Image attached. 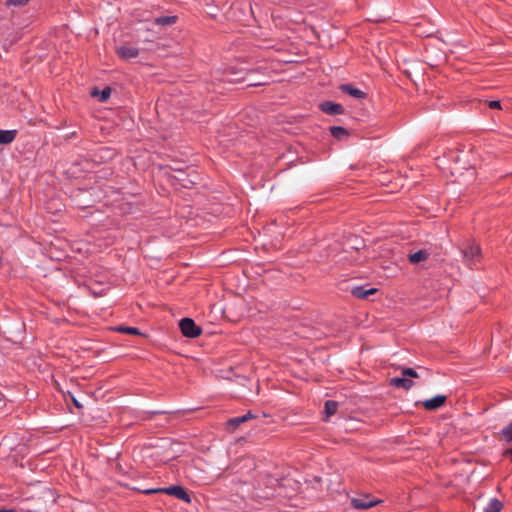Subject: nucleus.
Wrapping results in <instances>:
<instances>
[{"label":"nucleus","instance_id":"0eeeda50","mask_svg":"<svg viewBox=\"0 0 512 512\" xmlns=\"http://www.w3.org/2000/svg\"><path fill=\"white\" fill-rule=\"evenodd\" d=\"M117 54L123 59H131L138 56V50L130 46H121L117 48Z\"/></svg>","mask_w":512,"mask_h":512},{"label":"nucleus","instance_id":"f03ea898","mask_svg":"<svg viewBox=\"0 0 512 512\" xmlns=\"http://www.w3.org/2000/svg\"><path fill=\"white\" fill-rule=\"evenodd\" d=\"M464 262L471 266L481 258V248L479 245L469 242L462 248Z\"/></svg>","mask_w":512,"mask_h":512},{"label":"nucleus","instance_id":"9b49d317","mask_svg":"<svg viewBox=\"0 0 512 512\" xmlns=\"http://www.w3.org/2000/svg\"><path fill=\"white\" fill-rule=\"evenodd\" d=\"M375 292H376L375 288L364 289L362 287H357V288L353 289L352 293L357 298L365 299V298H368L370 295L374 294Z\"/></svg>","mask_w":512,"mask_h":512},{"label":"nucleus","instance_id":"39448f33","mask_svg":"<svg viewBox=\"0 0 512 512\" xmlns=\"http://www.w3.org/2000/svg\"><path fill=\"white\" fill-rule=\"evenodd\" d=\"M379 501L372 500L368 496L352 498L351 504L356 509H368L376 505Z\"/></svg>","mask_w":512,"mask_h":512},{"label":"nucleus","instance_id":"a878e982","mask_svg":"<svg viewBox=\"0 0 512 512\" xmlns=\"http://www.w3.org/2000/svg\"><path fill=\"white\" fill-rule=\"evenodd\" d=\"M0 512H15L14 510H6V509H2L0 510Z\"/></svg>","mask_w":512,"mask_h":512},{"label":"nucleus","instance_id":"a211bd4d","mask_svg":"<svg viewBox=\"0 0 512 512\" xmlns=\"http://www.w3.org/2000/svg\"><path fill=\"white\" fill-rule=\"evenodd\" d=\"M117 331L132 334V335H140V331L135 327H119Z\"/></svg>","mask_w":512,"mask_h":512},{"label":"nucleus","instance_id":"9d476101","mask_svg":"<svg viewBox=\"0 0 512 512\" xmlns=\"http://www.w3.org/2000/svg\"><path fill=\"white\" fill-rule=\"evenodd\" d=\"M16 136L15 130H0V144L11 143Z\"/></svg>","mask_w":512,"mask_h":512},{"label":"nucleus","instance_id":"f8f14e48","mask_svg":"<svg viewBox=\"0 0 512 512\" xmlns=\"http://www.w3.org/2000/svg\"><path fill=\"white\" fill-rule=\"evenodd\" d=\"M503 508V504L496 498H492L487 507L484 509V512H500Z\"/></svg>","mask_w":512,"mask_h":512},{"label":"nucleus","instance_id":"5701e85b","mask_svg":"<svg viewBox=\"0 0 512 512\" xmlns=\"http://www.w3.org/2000/svg\"><path fill=\"white\" fill-rule=\"evenodd\" d=\"M240 417L245 418V421H247L248 419H251L253 417V415L251 413H248V414L240 416Z\"/></svg>","mask_w":512,"mask_h":512},{"label":"nucleus","instance_id":"aec40b11","mask_svg":"<svg viewBox=\"0 0 512 512\" xmlns=\"http://www.w3.org/2000/svg\"><path fill=\"white\" fill-rule=\"evenodd\" d=\"M245 422V418H241V417H236V418H232L228 421V425L229 426H233L234 428L239 426L240 424L244 423Z\"/></svg>","mask_w":512,"mask_h":512},{"label":"nucleus","instance_id":"393cba45","mask_svg":"<svg viewBox=\"0 0 512 512\" xmlns=\"http://www.w3.org/2000/svg\"><path fill=\"white\" fill-rule=\"evenodd\" d=\"M4 405V399L3 397L0 395V409L3 407Z\"/></svg>","mask_w":512,"mask_h":512},{"label":"nucleus","instance_id":"f3484780","mask_svg":"<svg viewBox=\"0 0 512 512\" xmlns=\"http://www.w3.org/2000/svg\"><path fill=\"white\" fill-rule=\"evenodd\" d=\"M331 134L336 138H343L347 135V131L339 126H333L330 128Z\"/></svg>","mask_w":512,"mask_h":512},{"label":"nucleus","instance_id":"b1692460","mask_svg":"<svg viewBox=\"0 0 512 512\" xmlns=\"http://www.w3.org/2000/svg\"><path fill=\"white\" fill-rule=\"evenodd\" d=\"M505 455H506V456H508V457H510V458L512 459V449L507 450V451L505 452Z\"/></svg>","mask_w":512,"mask_h":512},{"label":"nucleus","instance_id":"1a4fd4ad","mask_svg":"<svg viewBox=\"0 0 512 512\" xmlns=\"http://www.w3.org/2000/svg\"><path fill=\"white\" fill-rule=\"evenodd\" d=\"M341 90L354 98H364L365 93L358 88L352 87L351 85H342Z\"/></svg>","mask_w":512,"mask_h":512},{"label":"nucleus","instance_id":"20e7f679","mask_svg":"<svg viewBox=\"0 0 512 512\" xmlns=\"http://www.w3.org/2000/svg\"><path fill=\"white\" fill-rule=\"evenodd\" d=\"M148 493L151 492H164L169 495H173L177 497L178 499H181L187 503L191 501L190 496L187 494V492L181 487V486H170L164 489H157V490H148Z\"/></svg>","mask_w":512,"mask_h":512},{"label":"nucleus","instance_id":"ddd939ff","mask_svg":"<svg viewBox=\"0 0 512 512\" xmlns=\"http://www.w3.org/2000/svg\"><path fill=\"white\" fill-rule=\"evenodd\" d=\"M428 258V253L424 250L417 251L409 256V260L413 264L425 261Z\"/></svg>","mask_w":512,"mask_h":512},{"label":"nucleus","instance_id":"6e6552de","mask_svg":"<svg viewBox=\"0 0 512 512\" xmlns=\"http://www.w3.org/2000/svg\"><path fill=\"white\" fill-rule=\"evenodd\" d=\"M320 108L323 112L328 114H342L343 108L341 105L333 103V102H324L320 105Z\"/></svg>","mask_w":512,"mask_h":512},{"label":"nucleus","instance_id":"2eb2a0df","mask_svg":"<svg viewBox=\"0 0 512 512\" xmlns=\"http://www.w3.org/2000/svg\"><path fill=\"white\" fill-rule=\"evenodd\" d=\"M338 404L335 401H327L325 403V414L326 417H330L337 411Z\"/></svg>","mask_w":512,"mask_h":512},{"label":"nucleus","instance_id":"4be33fe9","mask_svg":"<svg viewBox=\"0 0 512 512\" xmlns=\"http://www.w3.org/2000/svg\"><path fill=\"white\" fill-rule=\"evenodd\" d=\"M489 107L492 109H501V104L499 101L494 100L489 102Z\"/></svg>","mask_w":512,"mask_h":512},{"label":"nucleus","instance_id":"dca6fc26","mask_svg":"<svg viewBox=\"0 0 512 512\" xmlns=\"http://www.w3.org/2000/svg\"><path fill=\"white\" fill-rule=\"evenodd\" d=\"M176 21V17L175 16H164V17H159L155 20V23L158 24V25H171L173 23H175Z\"/></svg>","mask_w":512,"mask_h":512},{"label":"nucleus","instance_id":"bb28decb","mask_svg":"<svg viewBox=\"0 0 512 512\" xmlns=\"http://www.w3.org/2000/svg\"><path fill=\"white\" fill-rule=\"evenodd\" d=\"M74 403H75V405H76L77 407H80V405H79L78 401L74 400Z\"/></svg>","mask_w":512,"mask_h":512},{"label":"nucleus","instance_id":"4468645a","mask_svg":"<svg viewBox=\"0 0 512 512\" xmlns=\"http://www.w3.org/2000/svg\"><path fill=\"white\" fill-rule=\"evenodd\" d=\"M92 95L94 97H98V99L101 102H105L111 95V89L107 87V88L103 89L102 91L94 90L92 92Z\"/></svg>","mask_w":512,"mask_h":512},{"label":"nucleus","instance_id":"6ab92c4d","mask_svg":"<svg viewBox=\"0 0 512 512\" xmlns=\"http://www.w3.org/2000/svg\"><path fill=\"white\" fill-rule=\"evenodd\" d=\"M502 435L507 441H512V422L502 430Z\"/></svg>","mask_w":512,"mask_h":512},{"label":"nucleus","instance_id":"7ed1b4c3","mask_svg":"<svg viewBox=\"0 0 512 512\" xmlns=\"http://www.w3.org/2000/svg\"><path fill=\"white\" fill-rule=\"evenodd\" d=\"M181 332L184 336L195 338L201 334V328L190 318H184L179 323Z\"/></svg>","mask_w":512,"mask_h":512},{"label":"nucleus","instance_id":"f257e3e1","mask_svg":"<svg viewBox=\"0 0 512 512\" xmlns=\"http://www.w3.org/2000/svg\"><path fill=\"white\" fill-rule=\"evenodd\" d=\"M418 373L412 368H404L402 370V377H395L390 380V385L396 388L410 389L413 385V378H418Z\"/></svg>","mask_w":512,"mask_h":512},{"label":"nucleus","instance_id":"412c9836","mask_svg":"<svg viewBox=\"0 0 512 512\" xmlns=\"http://www.w3.org/2000/svg\"><path fill=\"white\" fill-rule=\"evenodd\" d=\"M28 2V0H8L7 5H14V6H23Z\"/></svg>","mask_w":512,"mask_h":512},{"label":"nucleus","instance_id":"423d86ee","mask_svg":"<svg viewBox=\"0 0 512 512\" xmlns=\"http://www.w3.org/2000/svg\"><path fill=\"white\" fill-rule=\"evenodd\" d=\"M445 401H446V396L437 395L431 399L425 400L423 402V405L427 410H435V409L443 406Z\"/></svg>","mask_w":512,"mask_h":512}]
</instances>
